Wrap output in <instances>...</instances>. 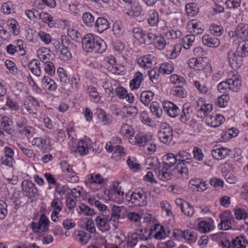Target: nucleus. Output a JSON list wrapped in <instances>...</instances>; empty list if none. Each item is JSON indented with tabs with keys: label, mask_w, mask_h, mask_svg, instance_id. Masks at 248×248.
Returning a JSON list of instances; mask_svg holds the SVG:
<instances>
[{
	"label": "nucleus",
	"mask_w": 248,
	"mask_h": 248,
	"mask_svg": "<svg viewBox=\"0 0 248 248\" xmlns=\"http://www.w3.org/2000/svg\"><path fill=\"white\" fill-rule=\"evenodd\" d=\"M5 65L11 73L13 74H16L18 73V69L15 63L13 61L6 60L5 62Z\"/></svg>",
	"instance_id": "obj_49"
},
{
	"label": "nucleus",
	"mask_w": 248,
	"mask_h": 248,
	"mask_svg": "<svg viewBox=\"0 0 248 248\" xmlns=\"http://www.w3.org/2000/svg\"><path fill=\"white\" fill-rule=\"evenodd\" d=\"M163 107L164 111L170 117L175 118L180 113V109L175 104L169 101L166 100L163 101Z\"/></svg>",
	"instance_id": "obj_8"
},
{
	"label": "nucleus",
	"mask_w": 248,
	"mask_h": 248,
	"mask_svg": "<svg viewBox=\"0 0 248 248\" xmlns=\"http://www.w3.org/2000/svg\"><path fill=\"white\" fill-rule=\"evenodd\" d=\"M150 193L145 192L143 189L136 190L131 195V203L136 206H143L146 205L148 201Z\"/></svg>",
	"instance_id": "obj_2"
},
{
	"label": "nucleus",
	"mask_w": 248,
	"mask_h": 248,
	"mask_svg": "<svg viewBox=\"0 0 248 248\" xmlns=\"http://www.w3.org/2000/svg\"><path fill=\"white\" fill-rule=\"evenodd\" d=\"M247 244V240L242 235L236 237L232 241V248H246Z\"/></svg>",
	"instance_id": "obj_20"
},
{
	"label": "nucleus",
	"mask_w": 248,
	"mask_h": 248,
	"mask_svg": "<svg viewBox=\"0 0 248 248\" xmlns=\"http://www.w3.org/2000/svg\"><path fill=\"white\" fill-rule=\"evenodd\" d=\"M235 217L237 219H244V217H247L248 215L245 212V210L238 208L235 210L234 212Z\"/></svg>",
	"instance_id": "obj_61"
},
{
	"label": "nucleus",
	"mask_w": 248,
	"mask_h": 248,
	"mask_svg": "<svg viewBox=\"0 0 248 248\" xmlns=\"http://www.w3.org/2000/svg\"><path fill=\"white\" fill-rule=\"evenodd\" d=\"M221 222L219 224V229L222 230H228L231 228V219L232 216L230 211H226L219 215Z\"/></svg>",
	"instance_id": "obj_10"
},
{
	"label": "nucleus",
	"mask_w": 248,
	"mask_h": 248,
	"mask_svg": "<svg viewBox=\"0 0 248 248\" xmlns=\"http://www.w3.org/2000/svg\"><path fill=\"white\" fill-rule=\"evenodd\" d=\"M164 164L169 167H171L178 161L177 157L174 154L169 153L163 157Z\"/></svg>",
	"instance_id": "obj_27"
},
{
	"label": "nucleus",
	"mask_w": 248,
	"mask_h": 248,
	"mask_svg": "<svg viewBox=\"0 0 248 248\" xmlns=\"http://www.w3.org/2000/svg\"><path fill=\"white\" fill-rule=\"evenodd\" d=\"M212 109V105L210 104H204L201 106L200 109L198 110L197 116L199 117H205L208 112Z\"/></svg>",
	"instance_id": "obj_32"
},
{
	"label": "nucleus",
	"mask_w": 248,
	"mask_h": 248,
	"mask_svg": "<svg viewBox=\"0 0 248 248\" xmlns=\"http://www.w3.org/2000/svg\"><path fill=\"white\" fill-rule=\"evenodd\" d=\"M211 33L215 36H220L223 31V28L215 24H213L210 29Z\"/></svg>",
	"instance_id": "obj_51"
},
{
	"label": "nucleus",
	"mask_w": 248,
	"mask_h": 248,
	"mask_svg": "<svg viewBox=\"0 0 248 248\" xmlns=\"http://www.w3.org/2000/svg\"><path fill=\"white\" fill-rule=\"evenodd\" d=\"M79 207L81 213H83L85 216H92L95 214V211L93 208H91L84 204H81Z\"/></svg>",
	"instance_id": "obj_46"
},
{
	"label": "nucleus",
	"mask_w": 248,
	"mask_h": 248,
	"mask_svg": "<svg viewBox=\"0 0 248 248\" xmlns=\"http://www.w3.org/2000/svg\"><path fill=\"white\" fill-rule=\"evenodd\" d=\"M68 35L74 41L77 42H80V40L82 38L80 33L76 30L74 29H69L67 31Z\"/></svg>",
	"instance_id": "obj_36"
},
{
	"label": "nucleus",
	"mask_w": 248,
	"mask_h": 248,
	"mask_svg": "<svg viewBox=\"0 0 248 248\" xmlns=\"http://www.w3.org/2000/svg\"><path fill=\"white\" fill-rule=\"evenodd\" d=\"M150 80L153 83H157L159 79L160 71L158 68L154 67L148 73Z\"/></svg>",
	"instance_id": "obj_38"
},
{
	"label": "nucleus",
	"mask_w": 248,
	"mask_h": 248,
	"mask_svg": "<svg viewBox=\"0 0 248 248\" xmlns=\"http://www.w3.org/2000/svg\"><path fill=\"white\" fill-rule=\"evenodd\" d=\"M155 230H158L154 235V237L157 239H161L166 235V231L163 226L160 224H156L154 227Z\"/></svg>",
	"instance_id": "obj_44"
},
{
	"label": "nucleus",
	"mask_w": 248,
	"mask_h": 248,
	"mask_svg": "<svg viewBox=\"0 0 248 248\" xmlns=\"http://www.w3.org/2000/svg\"><path fill=\"white\" fill-rule=\"evenodd\" d=\"M194 69L195 70H204L205 72L211 73L212 67L209 63L203 62L202 58H200L198 59Z\"/></svg>",
	"instance_id": "obj_18"
},
{
	"label": "nucleus",
	"mask_w": 248,
	"mask_h": 248,
	"mask_svg": "<svg viewBox=\"0 0 248 248\" xmlns=\"http://www.w3.org/2000/svg\"><path fill=\"white\" fill-rule=\"evenodd\" d=\"M202 41L204 45L210 47H217L220 44V41L217 38L209 34L203 35Z\"/></svg>",
	"instance_id": "obj_14"
},
{
	"label": "nucleus",
	"mask_w": 248,
	"mask_h": 248,
	"mask_svg": "<svg viewBox=\"0 0 248 248\" xmlns=\"http://www.w3.org/2000/svg\"><path fill=\"white\" fill-rule=\"evenodd\" d=\"M228 89H230L229 79L225 81L221 82L217 86V89L220 93H225V91Z\"/></svg>",
	"instance_id": "obj_60"
},
{
	"label": "nucleus",
	"mask_w": 248,
	"mask_h": 248,
	"mask_svg": "<svg viewBox=\"0 0 248 248\" xmlns=\"http://www.w3.org/2000/svg\"><path fill=\"white\" fill-rule=\"evenodd\" d=\"M156 36L152 33H144L141 43L147 45L152 44L155 42Z\"/></svg>",
	"instance_id": "obj_43"
},
{
	"label": "nucleus",
	"mask_w": 248,
	"mask_h": 248,
	"mask_svg": "<svg viewBox=\"0 0 248 248\" xmlns=\"http://www.w3.org/2000/svg\"><path fill=\"white\" fill-rule=\"evenodd\" d=\"M6 106L8 108L13 110H17L19 108L18 104L14 101L9 96L7 97Z\"/></svg>",
	"instance_id": "obj_58"
},
{
	"label": "nucleus",
	"mask_w": 248,
	"mask_h": 248,
	"mask_svg": "<svg viewBox=\"0 0 248 248\" xmlns=\"http://www.w3.org/2000/svg\"><path fill=\"white\" fill-rule=\"evenodd\" d=\"M62 47L71 48L73 44L66 35H62L61 38Z\"/></svg>",
	"instance_id": "obj_55"
},
{
	"label": "nucleus",
	"mask_w": 248,
	"mask_h": 248,
	"mask_svg": "<svg viewBox=\"0 0 248 248\" xmlns=\"http://www.w3.org/2000/svg\"><path fill=\"white\" fill-rule=\"evenodd\" d=\"M21 186L22 190L25 193V196L30 199L35 198L36 195L38 193V189L31 180H24L22 182Z\"/></svg>",
	"instance_id": "obj_6"
},
{
	"label": "nucleus",
	"mask_w": 248,
	"mask_h": 248,
	"mask_svg": "<svg viewBox=\"0 0 248 248\" xmlns=\"http://www.w3.org/2000/svg\"><path fill=\"white\" fill-rule=\"evenodd\" d=\"M45 72L50 76H53L55 72V67L53 63L46 61L44 63Z\"/></svg>",
	"instance_id": "obj_47"
},
{
	"label": "nucleus",
	"mask_w": 248,
	"mask_h": 248,
	"mask_svg": "<svg viewBox=\"0 0 248 248\" xmlns=\"http://www.w3.org/2000/svg\"><path fill=\"white\" fill-rule=\"evenodd\" d=\"M170 93L181 98L186 97L187 95L186 90L182 86H177L172 88Z\"/></svg>",
	"instance_id": "obj_28"
},
{
	"label": "nucleus",
	"mask_w": 248,
	"mask_h": 248,
	"mask_svg": "<svg viewBox=\"0 0 248 248\" xmlns=\"http://www.w3.org/2000/svg\"><path fill=\"white\" fill-rule=\"evenodd\" d=\"M95 27L99 32H102L109 28V24L105 18L98 17L95 22Z\"/></svg>",
	"instance_id": "obj_19"
},
{
	"label": "nucleus",
	"mask_w": 248,
	"mask_h": 248,
	"mask_svg": "<svg viewBox=\"0 0 248 248\" xmlns=\"http://www.w3.org/2000/svg\"><path fill=\"white\" fill-rule=\"evenodd\" d=\"M229 99V95L226 94H223L217 98L216 104L219 107L224 108L225 107V103H227Z\"/></svg>",
	"instance_id": "obj_50"
},
{
	"label": "nucleus",
	"mask_w": 248,
	"mask_h": 248,
	"mask_svg": "<svg viewBox=\"0 0 248 248\" xmlns=\"http://www.w3.org/2000/svg\"><path fill=\"white\" fill-rule=\"evenodd\" d=\"M86 228L89 232L92 233L95 232V228L94 226V221L92 219H88L86 223Z\"/></svg>",
	"instance_id": "obj_63"
},
{
	"label": "nucleus",
	"mask_w": 248,
	"mask_h": 248,
	"mask_svg": "<svg viewBox=\"0 0 248 248\" xmlns=\"http://www.w3.org/2000/svg\"><path fill=\"white\" fill-rule=\"evenodd\" d=\"M230 152V150L228 148L214 147V149L211 150V155L215 159L221 160L228 155Z\"/></svg>",
	"instance_id": "obj_11"
},
{
	"label": "nucleus",
	"mask_w": 248,
	"mask_h": 248,
	"mask_svg": "<svg viewBox=\"0 0 248 248\" xmlns=\"http://www.w3.org/2000/svg\"><path fill=\"white\" fill-rule=\"evenodd\" d=\"M121 207L114 205L112 208V213L110 220L115 221L116 218H118L120 217V214L121 211Z\"/></svg>",
	"instance_id": "obj_54"
},
{
	"label": "nucleus",
	"mask_w": 248,
	"mask_h": 248,
	"mask_svg": "<svg viewBox=\"0 0 248 248\" xmlns=\"http://www.w3.org/2000/svg\"><path fill=\"white\" fill-rule=\"evenodd\" d=\"M57 73L60 78V80L62 85L67 86L70 82L66 72L62 67H59L57 69Z\"/></svg>",
	"instance_id": "obj_26"
},
{
	"label": "nucleus",
	"mask_w": 248,
	"mask_h": 248,
	"mask_svg": "<svg viewBox=\"0 0 248 248\" xmlns=\"http://www.w3.org/2000/svg\"><path fill=\"white\" fill-rule=\"evenodd\" d=\"M70 48L62 47L60 51L62 56V59L64 60L70 59L71 57V54L70 52Z\"/></svg>",
	"instance_id": "obj_64"
},
{
	"label": "nucleus",
	"mask_w": 248,
	"mask_h": 248,
	"mask_svg": "<svg viewBox=\"0 0 248 248\" xmlns=\"http://www.w3.org/2000/svg\"><path fill=\"white\" fill-rule=\"evenodd\" d=\"M184 160L182 162H178L174 168V170H177L178 172L182 174L185 178H187L188 177V167L193 159L191 156L186 157Z\"/></svg>",
	"instance_id": "obj_7"
},
{
	"label": "nucleus",
	"mask_w": 248,
	"mask_h": 248,
	"mask_svg": "<svg viewBox=\"0 0 248 248\" xmlns=\"http://www.w3.org/2000/svg\"><path fill=\"white\" fill-rule=\"evenodd\" d=\"M236 52L243 57L248 56V39L243 41L238 44Z\"/></svg>",
	"instance_id": "obj_25"
},
{
	"label": "nucleus",
	"mask_w": 248,
	"mask_h": 248,
	"mask_svg": "<svg viewBox=\"0 0 248 248\" xmlns=\"http://www.w3.org/2000/svg\"><path fill=\"white\" fill-rule=\"evenodd\" d=\"M143 79L142 74L140 72H137L134 78L130 82L131 88L133 89L139 88Z\"/></svg>",
	"instance_id": "obj_30"
},
{
	"label": "nucleus",
	"mask_w": 248,
	"mask_h": 248,
	"mask_svg": "<svg viewBox=\"0 0 248 248\" xmlns=\"http://www.w3.org/2000/svg\"><path fill=\"white\" fill-rule=\"evenodd\" d=\"M95 114L97 115V117L102 121V122H103L104 124H110L112 122V120L111 116L108 115L102 108H97Z\"/></svg>",
	"instance_id": "obj_17"
},
{
	"label": "nucleus",
	"mask_w": 248,
	"mask_h": 248,
	"mask_svg": "<svg viewBox=\"0 0 248 248\" xmlns=\"http://www.w3.org/2000/svg\"><path fill=\"white\" fill-rule=\"evenodd\" d=\"M182 211L187 216H192L194 213L193 207L187 202H184V205L182 206Z\"/></svg>",
	"instance_id": "obj_42"
},
{
	"label": "nucleus",
	"mask_w": 248,
	"mask_h": 248,
	"mask_svg": "<svg viewBox=\"0 0 248 248\" xmlns=\"http://www.w3.org/2000/svg\"><path fill=\"white\" fill-rule=\"evenodd\" d=\"M181 238L185 239L188 243H193L197 240V233L195 232H191L189 230H185L182 232Z\"/></svg>",
	"instance_id": "obj_29"
},
{
	"label": "nucleus",
	"mask_w": 248,
	"mask_h": 248,
	"mask_svg": "<svg viewBox=\"0 0 248 248\" xmlns=\"http://www.w3.org/2000/svg\"><path fill=\"white\" fill-rule=\"evenodd\" d=\"M150 108L151 112L158 118L162 114V108H160L157 102H153L151 104Z\"/></svg>",
	"instance_id": "obj_40"
},
{
	"label": "nucleus",
	"mask_w": 248,
	"mask_h": 248,
	"mask_svg": "<svg viewBox=\"0 0 248 248\" xmlns=\"http://www.w3.org/2000/svg\"><path fill=\"white\" fill-rule=\"evenodd\" d=\"M227 58L229 65L232 68L237 69L241 66L243 57L238 54L236 50H230L227 53Z\"/></svg>",
	"instance_id": "obj_4"
},
{
	"label": "nucleus",
	"mask_w": 248,
	"mask_h": 248,
	"mask_svg": "<svg viewBox=\"0 0 248 248\" xmlns=\"http://www.w3.org/2000/svg\"><path fill=\"white\" fill-rule=\"evenodd\" d=\"M42 87L49 91H54L57 88V85L49 76H45L41 80Z\"/></svg>",
	"instance_id": "obj_12"
},
{
	"label": "nucleus",
	"mask_w": 248,
	"mask_h": 248,
	"mask_svg": "<svg viewBox=\"0 0 248 248\" xmlns=\"http://www.w3.org/2000/svg\"><path fill=\"white\" fill-rule=\"evenodd\" d=\"M9 22V26L12 29L13 34L17 35L19 33V28L17 21L15 19H12Z\"/></svg>",
	"instance_id": "obj_52"
},
{
	"label": "nucleus",
	"mask_w": 248,
	"mask_h": 248,
	"mask_svg": "<svg viewBox=\"0 0 248 248\" xmlns=\"http://www.w3.org/2000/svg\"><path fill=\"white\" fill-rule=\"evenodd\" d=\"M241 0H227L226 5L228 8H236L240 6Z\"/></svg>",
	"instance_id": "obj_62"
},
{
	"label": "nucleus",
	"mask_w": 248,
	"mask_h": 248,
	"mask_svg": "<svg viewBox=\"0 0 248 248\" xmlns=\"http://www.w3.org/2000/svg\"><path fill=\"white\" fill-rule=\"evenodd\" d=\"M70 152L72 153H78L80 155H84L88 152L87 143L85 140H81L78 141L77 147H71Z\"/></svg>",
	"instance_id": "obj_15"
},
{
	"label": "nucleus",
	"mask_w": 248,
	"mask_h": 248,
	"mask_svg": "<svg viewBox=\"0 0 248 248\" xmlns=\"http://www.w3.org/2000/svg\"><path fill=\"white\" fill-rule=\"evenodd\" d=\"M142 8L141 5L138 2L134 3L131 7L130 10L127 14L131 16H138L141 14Z\"/></svg>",
	"instance_id": "obj_33"
},
{
	"label": "nucleus",
	"mask_w": 248,
	"mask_h": 248,
	"mask_svg": "<svg viewBox=\"0 0 248 248\" xmlns=\"http://www.w3.org/2000/svg\"><path fill=\"white\" fill-rule=\"evenodd\" d=\"M189 108L186 106V105L183 106V108L180 115V120L182 123H186L188 121L191 117V112L189 111Z\"/></svg>",
	"instance_id": "obj_34"
},
{
	"label": "nucleus",
	"mask_w": 248,
	"mask_h": 248,
	"mask_svg": "<svg viewBox=\"0 0 248 248\" xmlns=\"http://www.w3.org/2000/svg\"><path fill=\"white\" fill-rule=\"evenodd\" d=\"M49 222V221L46 215L42 214L38 222H32V229L35 232L41 233L42 232H46L48 229Z\"/></svg>",
	"instance_id": "obj_5"
},
{
	"label": "nucleus",
	"mask_w": 248,
	"mask_h": 248,
	"mask_svg": "<svg viewBox=\"0 0 248 248\" xmlns=\"http://www.w3.org/2000/svg\"><path fill=\"white\" fill-rule=\"evenodd\" d=\"M195 39V36L193 34H189L186 35L183 38V44L184 47L188 49L192 46V43Z\"/></svg>",
	"instance_id": "obj_35"
},
{
	"label": "nucleus",
	"mask_w": 248,
	"mask_h": 248,
	"mask_svg": "<svg viewBox=\"0 0 248 248\" xmlns=\"http://www.w3.org/2000/svg\"><path fill=\"white\" fill-rule=\"evenodd\" d=\"M120 132L122 135L126 136H132L133 133L131 126L126 124H123Z\"/></svg>",
	"instance_id": "obj_53"
},
{
	"label": "nucleus",
	"mask_w": 248,
	"mask_h": 248,
	"mask_svg": "<svg viewBox=\"0 0 248 248\" xmlns=\"http://www.w3.org/2000/svg\"><path fill=\"white\" fill-rule=\"evenodd\" d=\"M127 163L129 169L133 171H136L140 169V165L136 162L134 158L132 159L129 157L127 160Z\"/></svg>",
	"instance_id": "obj_48"
},
{
	"label": "nucleus",
	"mask_w": 248,
	"mask_h": 248,
	"mask_svg": "<svg viewBox=\"0 0 248 248\" xmlns=\"http://www.w3.org/2000/svg\"><path fill=\"white\" fill-rule=\"evenodd\" d=\"M13 122L7 116H0V134H3L5 132L8 134H11L13 132L12 128Z\"/></svg>",
	"instance_id": "obj_9"
},
{
	"label": "nucleus",
	"mask_w": 248,
	"mask_h": 248,
	"mask_svg": "<svg viewBox=\"0 0 248 248\" xmlns=\"http://www.w3.org/2000/svg\"><path fill=\"white\" fill-rule=\"evenodd\" d=\"M212 120L211 122V126L212 127H216L219 126L224 121V117L220 114H217L215 117H210Z\"/></svg>",
	"instance_id": "obj_37"
},
{
	"label": "nucleus",
	"mask_w": 248,
	"mask_h": 248,
	"mask_svg": "<svg viewBox=\"0 0 248 248\" xmlns=\"http://www.w3.org/2000/svg\"><path fill=\"white\" fill-rule=\"evenodd\" d=\"M236 35L240 38L245 39L248 37V25L244 23L239 24L235 31Z\"/></svg>",
	"instance_id": "obj_16"
},
{
	"label": "nucleus",
	"mask_w": 248,
	"mask_h": 248,
	"mask_svg": "<svg viewBox=\"0 0 248 248\" xmlns=\"http://www.w3.org/2000/svg\"><path fill=\"white\" fill-rule=\"evenodd\" d=\"M140 119L145 124L148 125L152 124V120L149 118L148 114L145 111H143L140 113Z\"/></svg>",
	"instance_id": "obj_59"
},
{
	"label": "nucleus",
	"mask_w": 248,
	"mask_h": 248,
	"mask_svg": "<svg viewBox=\"0 0 248 248\" xmlns=\"http://www.w3.org/2000/svg\"><path fill=\"white\" fill-rule=\"evenodd\" d=\"M158 14L156 12L152 11L148 19V22L149 25L151 26L157 25L158 22Z\"/></svg>",
	"instance_id": "obj_45"
},
{
	"label": "nucleus",
	"mask_w": 248,
	"mask_h": 248,
	"mask_svg": "<svg viewBox=\"0 0 248 248\" xmlns=\"http://www.w3.org/2000/svg\"><path fill=\"white\" fill-rule=\"evenodd\" d=\"M32 144L36 145L44 152H48L49 151V147L48 148L47 146L45 139L41 138H34L32 141Z\"/></svg>",
	"instance_id": "obj_23"
},
{
	"label": "nucleus",
	"mask_w": 248,
	"mask_h": 248,
	"mask_svg": "<svg viewBox=\"0 0 248 248\" xmlns=\"http://www.w3.org/2000/svg\"><path fill=\"white\" fill-rule=\"evenodd\" d=\"M186 11L189 16H193L198 14L199 9L195 3L187 4L186 5Z\"/></svg>",
	"instance_id": "obj_39"
},
{
	"label": "nucleus",
	"mask_w": 248,
	"mask_h": 248,
	"mask_svg": "<svg viewBox=\"0 0 248 248\" xmlns=\"http://www.w3.org/2000/svg\"><path fill=\"white\" fill-rule=\"evenodd\" d=\"M194 157L195 159L201 161L203 158V154L201 148L195 147L193 150Z\"/></svg>",
	"instance_id": "obj_57"
},
{
	"label": "nucleus",
	"mask_w": 248,
	"mask_h": 248,
	"mask_svg": "<svg viewBox=\"0 0 248 248\" xmlns=\"http://www.w3.org/2000/svg\"><path fill=\"white\" fill-rule=\"evenodd\" d=\"M158 177L161 180L166 181L170 179L171 173L170 171L163 169L161 171L159 170Z\"/></svg>",
	"instance_id": "obj_56"
},
{
	"label": "nucleus",
	"mask_w": 248,
	"mask_h": 248,
	"mask_svg": "<svg viewBox=\"0 0 248 248\" xmlns=\"http://www.w3.org/2000/svg\"><path fill=\"white\" fill-rule=\"evenodd\" d=\"M82 18L83 23L87 27H91L95 24L94 16L89 12L83 14Z\"/></svg>",
	"instance_id": "obj_31"
},
{
	"label": "nucleus",
	"mask_w": 248,
	"mask_h": 248,
	"mask_svg": "<svg viewBox=\"0 0 248 248\" xmlns=\"http://www.w3.org/2000/svg\"><path fill=\"white\" fill-rule=\"evenodd\" d=\"M173 131L171 127L166 123H161L158 133L160 141L164 143H169L172 139Z\"/></svg>",
	"instance_id": "obj_3"
},
{
	"label": "nucleus",
	"mask_w": 248,
	"mask_h": 248,
	"mask_svg": "<svg viewBox=\"0 0 248 248\" xmlns=\"http://www.w3.org/2000/svg\"><path fill=\"white\" fill-rule=\"evenodd\" d=\"M230 90L234 92H237L241 86V81L238 77L234 76L232 78L229 79Z\"/></svg>",
	"instance_id": "obj_24"
},
{
	"label": "nucleus",
	"mask_w": 248,
	"mask_h": 248,
	"mask_svg": "<svg viewBox=\"0 0 248 248\" xmlns=\"http://www.w3.org/2000/svg\"><path fill=\"white\" fill-rule=\"evenodd\" d=\"M40 64V61L36 59L32 60L28 64V67L32 74L38 77L40 76L41 74Z\"/></svg>",
	"instance_id": "obj_21"
},
{
	"label": "nucleus",
	"mask_w": 248,
	"mask_h": 248,
	"mask_svg": "<svg viewBox=\"0 0 248 248\" xmlns=\"http://www.w3.org/2000/svg\"><path fill=\"white\" fill-rule=\"evenodd\" d=\"M154 43L155 47L159 50L163 49L166 45L165 38L161 36H156Z\"/></svg>",
	"instance_id": "obj_41"
},
{
	"label": "nucleus",
	"mask_w": 248,
	"mask_h": 248,
	"mask_svg": "<svg viewBox=\"0 0 248 248\" xmlns=\"http://www.w3.org/2000/svg\"><path fill=\"white\" fill-rule=\"evenodd\" d=\"M154 95V93L151 91H143L140 94V100L144 105L147 106L153 100Z\"/></svg>",
	"instance_id": "obj_22"
},
{
	"label": "nucleus",
	"mask_w": 248,
	"mask_h": 248,
	"mask_svg": "<svg viewBox=\"0 0 248 248\" xmlns=\"http://www.w3.org/2000/svg\"><path fill=\"white\" fill-rule=\"evenodd\" d=\"M81 45L83 50L86 52L94 51L101 53L105 51L107 47L106 43L102 39L91 33L82 37Z\"/></svg>",
	"instance_id": "obj_1"
},
{
	"label": "nucleus",
	"mask_w": 248,
	"mask_h": 248,
	"mask_svg": "<svg viewBox=\"0 0 248 248\" xmlns=\"http://www.w3.org/2000/svg\"><path fill=\"white\" fill-rule=\"evenodd\" d=\"M153 136L148 135L144 133H140L136 135L135 137V143H137L140 146L144 147L148 145V142L150 141Z\"/></svg>",
	"instance_id": "obj_13"
}]
</instances>
